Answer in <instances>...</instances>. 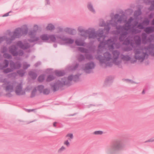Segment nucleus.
<instances>
[{"label": "nucleus", "mask_w": 154, "mask_h": 154, "mask_svg": "<svg viewBox=\"0 0 154 154\" xmlns=\"http://www.w3.org/2000/svg\"><path fill=\"white\" fill-rule=\"evenodd\" d=\"M15 92L16 94L17 95H22L24 93V92L22 89L20 85L16 87Z\"/></svg>", "instance_id": "nucleus-1"}, {"label": "nucleus", "mask_w": 154, "mask_h": 154, "mask_svg": "<svg viewBox=\"0 0 154 154\" xmlns=\"http://www.w3.org/2000/svg\"><path fill=\"white\" fill-rule=\"evenodd\" d=\"M5 90L7 93L11 92L13 91V86L10 84H8L5 88Z\"/></svg>", "instance_id": "nucleus-2"}, {"label": "nucleus", "mask_w": 154, "mask_h": 154, "mask_svg": "<svg viewBox=\"0 0 154 154\" xmlns=\"http://www.w3.org/2000/svg\"><path fill=\"white\" fill-rule=\"evenodd\" d=\"M22 32L20 29H18L16 30L14 33V36L15 37H18L19 35L21 34Z\"/></svg>", "instance_id": "nucleus-3"}, {"label": "nucleus", "mask_w": 154, "mask_h": 154, "mask_svg": "<svg viewBox=\"0 0 154 154\" xmlns=\"http://www.w3.org/2000/svg\"><path fill=\"white\" fill-rule=\"evenodd\" d=\"M66 137L68 139V140H71L73 138V135L72 133H68L66 135Z\"/></svg>", "instance_id": "nucleus-4"}, {"label": "nucleus", "mask_w": 154, "mask_h": 154, "mask_svg": "<svg viewBox=\"0 0 154 154\" xmlns=\"http://www.w3.org/2000/svg\"><path fill=\"white\" fill-rule=\"evenodd\" d=\"M47 29L48 30H51L54 29V26L51 24H49L47 26Z\"/></svg>", "instance_id": "nucleus-5"}, {"label": "nucleus", "mask_w": 154, "mask_h": 154, "mask_svg": "<svg viewBox=\"0 0 154 154\" xmlns=\"http://www.w3.org/2000/svg\"><path fill=\"white\" fill-rule=\"evenodd\" d=\"M69 140H66L63 142V144L67 147L69 146H70V143L69 142Z\"/></svg>", "instance_id": "nucleus-6"}, {"label": "nucleus", "mask_w": 154, "mask_h": 154, "mask_svg": "<svg viewBox=\"0 0 154 154\" xmlns=\"http://www.w3.org/2000/svg\"><path fill=\"white\" fill-rule=\"evenodd\" d=\"M65 147L64 146H62L58 149V152L59 153H61L63 151L65 150Z\"/></svg>", "instance_id": "nucleus-7"}, {"label": "nucleus", "mask_w": 154, "mask_h": 154, "mask_svg": "<svg viewBox=\"0 0 154 154\" xmlns=\"http://www.w3.org/2000/svg\"><path fill=\"white\" fill-rule=\"evenodd\" d=\"M103 133V132L101 131H94V134H102Z\"/></svg>", "instance_id": "nucleus-8"}, {"label": "nucleus", "mask_w": 154, "mask_h": 154, "mask_svg": "<svg viewBox=\"0 0 154 154\" xmlns=\"http://www.w3.org/2000/svg\"><path fill=\"white\" fill-rule=\"evenodd\" d=\"M152 31V29L150 27H148L145 29V31L147 33H149Z\"/></svg>", "instance_id": "nucleus-9"}, {"label": "nucleus", "mask_w": 154, "mask_h": 154, "mask_svg": "<svg viewBox=\"0 0 154 154\" xmlns=\"http://www.w3.org/2000/svg\"><path fill=\"white\" fill-rule=\"evenodd\" d=\"M49 91L47 89H44L43 91V93L46 94H49Z\"/></svg>", "instance_id": "nucleus-10"}, {"label": "nucleus", "mask_w": 154, "mask_h": 154, "mask_svg": "<svg viewBox=\"0 0 154 154\" xmlns=\"http://www.w3.org/2000/svg\"><path fill=\"white\" fill-rule=\"evenodd\" d=\"M44 76L43 75H41L39 77L38 79V80L40 82H42L44 80Z\"/></svg>", "instance_id": "nucleus-11"}, {"label": "nucleus", "mask_w": 154, "mask_h": 154, "mask_svg": "<svg viewBox=\"0 0 154 154\" xmlns=\"http://www.w3.org/2000/svg\"><path fill=\"white\" fill-rule=\"evenodd\" d=\"M42 39L43 40H45L48 39V37L45 35H43L42 37Z\"/></svg>", "instance_id": "nucleus-12"}, {"label": "nucleus", "mask_w": 154, "mask_h": 154, "mask_svg": "<svg viewBox=\"0 0 154 154\" xmlns=\"http://www.w3.org/2000/svg\"><path fill=\"white\" fill-rule=\"evenodd\" d=\"M88 8L92 12H94V10L92 9V7L91 5H89L88 6Z\"/></svg>", "instance_id": "nucleus-13"}, {"label": "nucleus", "mask_w": 154, "mask_h": 154, "mask_svg": "<svg viewBox=\"0 0 154 154\" xmlns=\"http://www.w3.org/2000/svg\"><path fill=\"white\" fill-rule=\"evenodd\" d=\"M94 66V64L93 63H91L90 64V66H89L88 68H87V69H90L92 68Z\"/></svg>", "instance_id": "nucleus-14"}, {"label": "nucleus", "mask_w": 154, "mask_h": 154, "mask_svg": "<svg viewBox=\"0 0 154 154\" xmlns=\"http://www.w3.org/2000/svg\"><path fill=\"white\" fill-rule=\"evenodd\" d=\"M53 79V78L52 76H50L48 78L47 80L48 81H49Z\"/></svg>", "instance_id": "nucleus-15"}, {"label": "nucleus", "mask_w": 154, "mask_h": 154, "mask_svg": "<svg viewBox=\"0 0 154 154\" xmlns=\"http://www.w3.org/2000/svg\"><path fill=\"white\" fill-rule=\"evenodd\" d=\"M57 75L59 76H60L63 75L62 73L61 72H58L57 73Z\"/></svg>", "instance_id": "nucleus-16"}, {"label": "nucleus", "mask_w": 154, "mask_h": 154, "mask_svg": "<svg viewBox=\"0 0 154 154\" xmlns=\"http://www.w3.org/2000/svg\"><path fill=\"white\" fill-rule=\"evenodd\" d=\"M144 59V57H139L138 58V59L140 61H142Z\"/></svg>", "instance_id": "nucleus-17"}, {"label": "nucleus", "mask_w": 154, "mask_h": 154, "mask_svg": "<svg viewBox=\"0 0 154 154\" xmlns=\"http://www.w3.org/2000/svg\"><path fill=\"white\" fill-rule=\"evenodd\" d=\"M51 39L53 41H54L55 40V38L53 36H51Z\"/></svg>", "instance_id": "nucleus-18"}, {"label": "nucleus", "mask_w": 154, "mask_h": 154, "mask_svg": "<svg viewBox=\"0 0 154 154\" xmlns=\"http://www.w3.org/2000/svg\"><path fill=\"white\" fill-rule=\"evenodd\" d=\"M73 42V41L72 40H69L68 42L70 43H72Z\"/></svg>", "instance_id": "nucleus-19"}, {"label": "nucleus", "mask_w": 154, "mask_h": 154, "mask_svg": "<svg viewBox=\"0 0 154 154\" xmlns=\"http://www.w3.org/2000/svg\"><path fill=\"white\" fill-rule=\"evenodd\" d=\"M5 38L4 37H1L0 38V41H2L3 40L5 39Z\"/></svg>", "instance_id": "nucleus-20"}, {"label": "nucleus", "mask_w": 154, "mask_h": 154, "mask_svg": "<svg viewBox=\"0 0 154 154\" xmlns=\"http://www.w3.org/2000/svg\"><path fill=\"white\" fill-rule=\"evenodd\" d=\"M14 51H11V52L14 55H16V54L14 53Z\"/></svg>", "instance_id": "nucleus-21"}, {"label": "nucleus", "mask_w": 154, "mask_h": 154, "mask_svg": "<svg viewBox=\"0 0 154 154\" xmlns=\"http://www.w3.org/2000/svg\"><path fill=\"white\" fill-rule=\"evenodd\" d=\"M154 141V138H152L149 140V142H153Z\"/></svg>", "instance_id": "nucleus-22"}, {"label": "nucleus", "mask_w": 154, "mask_h": 154, "mask_svg": "<svg viewBox=\"0 0 154 154\" xmlns=\"http://www.w3.org/2000/svg\"><path fill=\"white\" fill-rule=\"evenodd\" d=\"M57 124V122H54L53 123V126H54V127H55L56 126V124Z\"/></svg>", "instance_id": "nucleus-23"}, {"label": "nucleus", "mask_w": 154, "mask_h": 154, "mask_svg": "<svg viewBox=\"0 0 154 154\" xmlns=\"http://www.w3.org/2000/svg\"><path fill=\"white\" fill-rule=\"evenodd\" d=\"M43 87L42 86H41L39 87V89L40 90V88H41V89H43Z\"/></svg>", "instance_id": "nucleus-24"}, {"label": "nucleus", "mask_w": 154, "mask_h": 154, "mask_svg": "<svg viewBox=\"0 0 154 154\" xmlns=\"http://www.w3.org/2000/svg\"><path fill=\"white\" fill-rule=\"evenodd\" d=\"M8 15V13H7V14H5V15H4L3 16H7Z\"/></svg>", "instance_id": "nucleus-25"}, {"label": "nucleus", "mask_w": 154, "mask_h": 154, "mask_svg": "<svg viewBox=\"0 0 154 154\" xmlns=\"http://www.w3.org/2000/svg\"><path fill=\"white\" fill-rule=\"evenodd\" d=\"M8 15V13H7V14H5V15H4L3 16H7Z\"/></svg>", "instance_id": "nucleus-26"}, {"label": "nucleus", "mask_w": 154, "mask_h": 154, "mask_svg": "<svg viewBox=\"0 0 154 154\" xmlns=\"http://www.w3.org/2000/svg\"><path fill=\"white\" fill-rule=\"evenodd\" d=\"M152 24H154V19L152 21Z\"/></svg>", "instance_id": "nucleus-27"}, {"label": "nucleus", "mask_w": 154, "mask_h": 154, "mask_svg": "<svg viewBox=\"0 0 154 154\" xmlns=\"http://www.w3.org/2000/svg\"><path fill=\"white\" fill-rule=\"evenodd\" d=\"M19 45V46H20L21 48H23V47L22 46H21V45Z\"/></svg>", "instance_id": "nucleus-28"}, {"label": "nucleus", "mask_w": 154, "mask_h": 154, "mask_svg": "<svg viewBox=\"0 0 154 154\" xmlns=\"http://www.w3.org/2000/svg\"><path fill=\"white\" fill-rule=\"evenodd\" d=\"M91 34H92V35L93 36L94 35V33H91Z\"/></svg>", "instance_id": "nucleus-29"}, {"label": "nucleus", "mask_w": 154, "mask_h": 154, "mask_svg": "<svg viewBox=\"0 0 154 154\" xmlns=\"http://www.w3.org/2000/svg\"><path fill=\"white\" fill-rule=\"evenodd\" d=\"M89 38H91L92 37H91V36H90H90H89Z\"/></svg>", "instance_id": "nucleus-30"}, {"label": "nucleus", "mask_w": 154, "mask_h": 154, "mask_svg": "<svg viewBox=\"0 0 154 154\" xmlns=\"http://www.w3.org/2000/svg\"><path fill=\"white\" fill-rule=\"evenodd\" d=\"M5 57H7L8 58V57H7L6 56H5Z\"/></svg>", "instance_id": "nucleus-31"}, {"label": "nucleus", "mask_w": 154, "mask_h": 154, "mask_svg": "<svg viewBox=\"0 0 154 154\" xmlns=\"http://www.w3.org/2000/svg\"><path fill=\"white\" fill-rule=\"evenodd\" d=\"M35 27H37V26H35Z\"/></svg>", "instance_id": "nucleus-32"}]
</instances>
